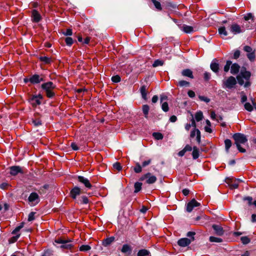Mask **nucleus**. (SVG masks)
<instances>
[{"instance_id": "338daca9", "label": "nucleus", "mask_w": 256, "mask_h": 256, "mask_svg": "<svg viewBox=\"0 0 256 256\" xmlns=\"http://www.w3.org/2000/svg\"><path fill=\"white\" fill-rule=\"evenodd\" d=\"M52 255V252L49 250H45L42 256H51Z\"/></svg>"}, {"instance_id": "f257e3e1", "label": "nucleus", "mask_w": 256, "mask_h": 256, "mask_svg": "<svg viewBox=\"0 0 256 256\" xmlns=\"http://www.w3.org/2000/svg\"><path fill=\"white\" fill-rule=\"evenodd\" d=\"M41 88L44 90L48 98H52L56 96V93L54 90L56 88V86L52 82L43 83L41 85Z\"/></svg>"}, {"instance_id": "1a4fd4ad", "label": "nucleus", "mask_w": 256, "mask_h": 256, "mask_svg": "<svg viewBox=\"0 0 256 256\" xmlns=\"http://www.w3.org/2000/svg\"><path fill=\"white\" fill-rule=\"evenodd\" d=\"M31 18L32 22L36 23L40 22L42 18L40 14L36 10H33L32 11Z\"/></svg>"}, {"instance_id": "680f3d73", "label": "nucleus", "mask_w": 256, "mask_h": 256, "mask_svg": "<svg viewBox=\"0 0 256 256\" xmlns=\"http://www.w3.org/2000/svg\"><path fill=\"white\" fill-rule=\"evenodd\" d=\"M241 100L240 102L242 103H244L246 102L247 100V96H246L244 93V92H241Z\"/></svg>"}, {"instance_id": "49530a36", "label": "nucleus", "mask_w": 256, "mask_h": 256, "mask_svg": "<svg viewBox=\"0 0 256 256\" xmlns=\"http://www.w3.org/2000/svg\"><path fill=\"white\" fill-rule=\"evenodd\" d=\"M20 236V234H18L16 236H14L10 238L8 240V242L10 244L14 243L17 241L19 237Z\"/></svg>"}, {"instance_id": "dca6fc26", "label": "nucleus", "mask_w": 256, "mask_h": 256, "mask_svg": "<svg viewBox=\"0 0 256 256\" xmlns=\"http://www.w3.org/2000/svg\"><path fill=\"white\" fill-rule=\"evenodd\" d=\"M181 74L184 77H187L190 79H193L194 78L192 71L189 68L183 70L181 72Z\"/></svg>"}, {"instance_id": "4c0bfd02", "label": "nucleus", "mask_w": 256, "mask_h": 256, "mask_svg": "<svg viewBox=\"0 0 256 256\" xmlns=\"http://www.w3.org/2000/svg\"><path fill=\"white\" fill-rule=\"evenodd\" d=\"M151 1L152 2L154 6L158 10H162L161 4L159 2L157 1L156 0H151Z\"/></svg>"}, {"instance_id": "f704fd0d", "label": "nucleus", "mask_w": 256, "mask_h": 256, "mask_svg": "<svg viewBox=\"0 0 256 256\" xmlns=\"http://www.w3.org/2000/svg\"><path fill=\"white\" fill-rule=\"evenodd\" d=\"M218 32L220 35H224V36H227L228 35V32L226 30V28L224 26L219 28Z\"/></svg>"}, {"instance_id": "37998d69", "label": "nucleus", "mask_w": 256, "mask_h": 256, "mask_svg": "<svg viewBox=\"0 0 256 256\" xmlns=\"http://www.w3.org/2000/svg\"><path fill=\"white\" fill-rule=\"evenodd\" d=\"M164 62L163 60H156L152 64V66L155 68L158 66H162L164 64Z\"/></svg>"}, {"instance_id": "423d86ee", "label": "nucleus", "mask_w": 256, "mask_h": 256, "mask_svg": "<svg viewBox=\"0 0 256 256\" xmlns=\"http://www.w3.org/2000/svg\"><path fill=\"white\" fill-rule=\"evenodd\" d=\"M229 30L234 34H236L242 32L241 26L236 23H233L229 26Z\"/></svg>"}, {"instance_id": "b1692460", "label": "nucleus", "mask_w": 256, "mask_h": 256, "mask_svg": "<svg viewBox=\"0 0 256 256\" xmlns=\"http://www.w3.org/2000/svg\"><path fill=\"white\" fill-rule=\"evenodd\" d=\"M147 88L146 86H142L140 88V92L141 93L142 98L146 100V95H147Z\"/></svg>"}, {"instance_id": "cd10ccee", "label": "nucleus", "mask_w": 256, "mask_h": 256, "mask_svg": "<svg viewBox=\"0 0 256 256\" xmlns=\"http://www.w3.org/2000/svg\"><path fill=\"white\" fill-rule=\"evenodd\" d=\"M149 106L147 104H144L142 106V112L146 118H148V114L149 112Z\"/></svg>"}, {"instance_id": "7c9ffc66", "label": "nucleus", "mask_w": 256, "mask_h": 256, "mask_svg": "<svg viewBox=\"0 0 256 256\" xmlns=\"http://www.w3.org/2000/svg\"><path fill=\"white\" fill-rule=\"evenodd\" d=\"M182 30L186 33H190L193 31V28L191 26L184 25Z\"/></svg>"}, {"instance_id": "e2e57ef3", "label": "nucleus", "mask_w": 256, "mask_h": 256, "mask_svg": "<svg viewBox=\"0 0 256 256\" xmlns=\"http://www.w3.org/2000/svg\"><path fill=\"white\" fill-rule=\"evenodd\" d=\"M198 98H200V100L205 102H210V99L209 98L204 96H199Z\"/></svg>"}, {"instance_id": "09e8293b", "label": "nucleus", "mask_w": 256, "mask_h": 256, "mask_svg": "<svg viewBox=\"0 0 256 256\" xmlns=\"http://www.w3.org/2000/svg\"><path fill=\"white\" fill-rule=\"evenodd\" d=\"M65 42L68 46H70L72 44L74 40L70 37H66L65 38Z\"/></svg>"}, {"instance_id": "6e6552de", "label": "nucleus", "mask_w": 256, "mask_h": 256, "mask_svg": "<svg viewBox=\"0 0 256 256\" xmlns=\"http://www.w3.org/2000/svg\"><path fill=\"white\" fill-rule=\"evenodd\" d=\"M226 182L228 184L231 189L237 188L239 185L238 180H233L232 178H228L226 179Z\"/></svg>"}, {"instance_id": "a211bd4d", "label": "nucleus", "mask_w": 256, "mask_h": 256, "mask_svg": "<svg viewBox=\"0 0 256 256\" xmlns=\"http://www.w3.org/2000/svg\"><path fill=\"white\" fill-rule=\"evenodd\" d=\"M240 66L237 63L232 64L230 67V73L234 75L238 74L240 72Z\"/></svg>"}, {"instance_id": "2eb2a0df", "label": "nucleus", "mask_w": 256, "mask_h": 256, "mask_svg": "<svg viewBox=\"0 0 256 256\" xmlns=\"http://www.w3.org/2000/svg\"><path fill=\"white\" fill-rule=\"evenodd\" d=\"M81 193V190L78 186H75L70 192V195L72 198L76 199L77 196H78Z\"/></svg>"}, {"instance_id": "4be33fe9", "label": "nucleus", "mask_w": 256, "mask_h": 256, "mask_svg": "<svg viewBox=\"0 0 256 256\" xmlns=\"http://www.w3.org/2000/svg\"><path fill=\"white\" fill-rule=\"evenodd\" d=\"M39 60L40 62H43L44 64H50L52 60L51 58H48L45 56H41L39 58Z\"/></svg>"}, {"instance_id": "f03ea898", "label": "nucleus", "mask_w": 256, "mask_h": 256, "mask_svg": "<svg viewBox=\"0 0 256 256\" xmlns=\"http://www.w3.org/2000/svg\"><path fill=\"white\" fill-rule=\"evenodd\" d=\"M232 138L234 140V143L236 145L240 144H244L248 141L246 136L241 133L234 134L232 136Z\"/></svg>"}, {"instance_id": "72a5a7b5", "label": "nucleus", "mask_w": 256, "mask_h": 256, "mask_svg": "<svg viewBox=\"0 0 256 256\" xmlns=\"http://www.w3.org/2000/svg\"><path fill=\"white\" fill-rule=\"evenodd\" d=\"M152 136L156 140H162L164 138L163 134L162 133L158 132H154L152 134Z\"/></svg>"}, {"instance_id": "c85d7f7f", "label": "nucleus", "mask_w": 256, "mask_h": 256, "mask_svg": "<svg viewBox=\"0 0 256 256\" xmlns=\"http://www.w3.org/2000/svg\"><path fill=\"white\" fill-rule=\"evenodd\" d=\"M134 170L136 174L141 172H142V166L138 162H136V166L134 168Z\"/></svg>"}, {"instance_id": "bb28decb", "label": "nucleus", "mask_w": 256, "mask_h": 256, "mask_svg": "<svg viewBox=\"0 0 256 256\" xmlns=\"http://www.w3.org/2000/svg\"><path fill=\"white\" fill-rule=\"evenodd\" d=\"M132 250L130 246L127 244H125L123 245L121 250V252L123 253H126L128 252H130Z\"/></svg>"}, {"instance_id": "aec40b11", "label": "nucleus", "mask_w": 256, "mask_h": 256, "mask_svg": "<svg viewBox=\"0 0 256 256\" xmlns=\"http://www.w3.org/2000/svg\"><path fill=\"white\" fill-rule=\"evenodd\" d=\"M32 122L35 126H36L42 125V120L38 114H34V118L32 120Z\"/></svg>"}, {"instance_id": "4468645a", "label": "nucleus", "mask_w": 256, "mask_h": 256, "mask_svg": "<svg viewBox=\"0 0 256 256\" xmlns=\"http://www.w3.org/2000/svg\"><path fill=\"white\" fill-rule=\"evenodd\" d=\"M192 242V240L188 238H182L178 242V246L182 247H185L188 246Z\"/></svg>"}, {"instance_id": "774afa93", "label": "nucleus", "mask_w": 256, "mask_h": 256, "mask_svg": "<svg viewBox=\"0 0 256 256\" xmlns=\"http://www.w3.org/2000/svg\"><path fill=\"white\" fill-rule=\"evenodd\" d=\"M240 51L239 50H236L234 54V58L238 59L240 56Z\"/></svg>"}, {"instance_id": "13d9d810", "label": "nucleus", "mask_w": 256, "mask_h": 256, "mask_svg": "<svg viewBox=\"0 0 256 256\" xmlns=\"http://www.w3.org/2000/svg\"><path fill=\"white\" fill-rule=\"evenodd\" d=\"M152 162V160L151 159H148L147 160H146L142 162V167H146V166L149 165Z\"/></svg>"}, {"instance_id": "7ed1b4c3", "label": "nucleus", "mask_w": 256, "mask_h": 256, "mask_svg": "<svg viewBox=\"0 0 256 256\" xmlns=\"http://www.w3.org/2000/svg\"><path fill=\"white\" fill-rule=\"evenodd\" d=\"M144 180H146V183L148 184H152L154 183L156 180L157 178L156 176H153L150 172H148L144 175H142L140 178V181H143Z\"/></svg>"}, {"instance_id": "8fccbe9b", "label": "nucleus", "mask_w": 256, "mask_h": 256, "mask_svg": "<svg viewBox=\"0 0 256 256\" xmlns=\"http://www.w3.org/2000/svg\"><path fill=\"white\" fill-rule=\"evenodd\" d=\"M244 19L246 21H248L251 19L252 21V22H254V16H253L252 14H251V13H248L246 16H244Z\"/></svg>"}, {"instance_id": "c03bdc74", "label": "nucleus", "mask_w": 256, "mask_h": 256, "mask_svg": "<svg viewBox=\"0 0 256 256\" xmlns=\"http://www.w3.org/2000/svg\"><path fill=\"white\" fill-rule=\"evenodd\" d=\"M232 62L230 60H227L226 65L224 66V70L226 72H228L230 66L232 65Z\"/></svg>"}, {"instance_id": "69168bd1", "label": "nucleus", "mask_w": 256, "mask_h": 256, "mask_svg": "<svg viewBox=\"0 0 256 256\" xmlns=\"http://www.w3.org/2000/svg\"><path fill=\"white\" fill-rule=\"evenodd\" d=\"M183 149L184 150V152H186L191 151L193 149V148H192L189 144H186Z\"/></svg>"}, {"instance_id": "f8f14e48", "label": "nucleus", "mask_w": 256, "mask_h": 256, "mask_svg": "<svg viewBox=\"0 0 256 256\" xmlns=\"http://www.w3.org/2000/svg\"><path fill=\"white\" fill-rule=\"evenodd\" d=\"M77 179L80 182L84 184L86 188H92V186L88 178H86L82 176H78Z\"/></svg>"}, {"instance_id": "a878e982", "label": "nucleus", "mask_w": 256, "mask_h": 256, "mask_svg": "<svg viewBox=\"0 0 256 256\" xmlns=\"http://www.w3.org/2000/svg\"><path fill=\"white\" fill-rule=\"evenodd\" d=\"M251 75V72L249 71L240 73V76H241L246 80H250Z\"/></svg>"}, {"instance_id": "20e7f679", "label": "nucleus", "mask_w": 256, "mask_h": 256, "mask_svg": "<svg viewBox=\"0 0 256 256\" xmlns=\"http://www.w3.org/2000/svg\"><path fill=\"white\" fill-rule=\"evenodd\" d=\"M236 84V79L232 76H229L226 80L223 82L224 86L229 89L233 88Z\"/></svg>"}, {"instance_id": "f3484780", "label": "nucleus", "mask_w": 256, "mask_h": 256, "mask_svg": "<svg viewBox=\"0 0 256 256\" xmlns=\"http://www.w3.org/2000/svg\"><path fill=\"white\" fill-rule=\"evenodd\" d=\"M217 62L218 60L214 58L210 65V69L215 73H218L220 69V66Z\"/></svg>"}, {"instance_id": "de8ad7c7", "label": "nucleus", "mask_w": 256, "mask_h": 256, "mask_svg": "<svg viewBox=\"0 0 256 256\" xmlns=\"http://www.w3.org/2000/svg\"><path fill=\"white\" fill-rule=\"evenodd\" d=\"M240 240L244 244H246L250 242V239L248 236H242Z\"/></svg>"}, {"instance_id": "39448f33", "label": "nucleus", "mask_w": 256, "mask_h": 256, "mask_svg": "<svg viewBox=\"0 0 256 256\" xmlns=\"http://www.w3.org/2000/svg\"><path fill=\"white\" fill-rule=\"evenodd\" d=\"M44 81V76L42 74H34L29 78V82L33 84H38Z\"/></svg>"}, {"instance_id": "412c9836", "label": "nucleus", "mask_w": 256, "mask_h": 256, "mask_svg": "<svg viewBox=\"0 0 256 256\" xmlns=\"http://www.w3.org/2000/svg\"><path fill=\"white\" fill-rule=\"evenodd\" d=\"M114 236L102 240V245L105 247L108 246L114 242Z\"/></svg>"}, {"instance_id": "0e129e2a", "label": "nucleus", "mask_w": 256, "mask_h": 256, "mask_svg": "<svg viewBox=\"0 0 256 256\" xmlns=\"http://www.w3.org/2000/svg\"><path fill=\"white\" fill-rule=\"evenodd\" d=\"M196 141L198 144L200 142V132L198 130H196Z\"/></svg>"}, {"instance_id": "c756f323", "label": "nucleus", "mask_w": 256, "mask_h": 256, "mask_svg": "<svg viewBox=\"0 0 256 256\" xmlns=\"http://www.w3.org/2000/svg\"><path fill=\"white\" fill-rule=\"evenodd\" d=\"M142 183L140 182H136L134 184V191L135 193L139 192L142 189Z\"/></svg>"}, {"instance_id": "ea45409f", "label": "nucleus", "mask_w": 256, "mask_h": 256, "mask_svg": "<svg viewBox=\"0 0 256 256\" xmlns=\"http://www.w3.org/2000/svg\"><path fill=\"white\" fill-rule=\"evenodd\" d=\"M55 242L57 244H64L65 243L71 242L70 240H64L62 238H58L55 240Z\"/></svg>"}, {"instance_id": "9d476101", "label": "nucleus", "mask_w": 256, "mask_h": 256, "mask_svg": "<svg viewBox=\"0 0 256 256\" xmlns=\"http://www.w3.org/2000/svg\"><path fill=\"white\" fill-rule=\"evenodd\" d=\"M10 174L12 176H16L18 173L24 174L22 169L20 166H12L10 168Z\"/></svg>"}, {"instance_id": "e433bc0d", "label": "nucleus", "mask_w": 256, "mask_h": 256, "mask_svg": "<svg viewBox=\"0 0 256 256\" xmlns=\"http://www.w3.org/2000/svg\"><path fill=\"white\" fill-rule=\"evenodd\" d=\"M225 148L227 152H228L229 149L232 146V141L229 139H226L224 140Z\"/></svg>"}, {"instance_id": "0eeeda50", "label": "nucleus", "mask_w": 256, "mask_h": 256, "mask_svg": "<svg viewBox=\"0 0 256 256\" xmlns=\"http://www.w3.org/2000/svg\"><path fill=\"white\" fill-rule=\"evenodd\" d=\"M200 205V202H198L194 198H193L187 204L186 210L188 212H191L194 207L199 206Z\"/></svg>"}, {"instance_id": "a19ab883", "label": "nucleus", "mask_w": 256, "mask_h": 256, "mask_svg": "<svg viewBox=\"0 0 256 256\" xmlns=\"http://www.w3.org/2000/svg\"><path fill=\"white\" fill-rule=\"evenodd\" d=\"M203 118L202 112L201 111L197 112L195 114V118L197 122L201 120Z\"/></svg>"}, {"instance_id": "9b49d317", "label": "nucleus", "mask_w": 256, "mask_h": 256, "mask_svg": "<svg viewBox=\"0 0 256 256\" xmlns=\"http://www.w3.org/2000/svg\"><path fill=\"white\" fill-rule=\"evenodd\" d=\"M28 200L34 204H38L40 201L38 194L35 192H32L28 198Z\"/></svg>"}, {"instance_id": "5fc2aeb1", "label": "nucleus", "mask_w": 256, "mask_h": 256, "mask_svg": "<svg viewBox=\"0 0 256 256\" xmlns=\"http://www.w3.org/2000/svg\"><path fill=\"white\" fill-rule=\"evenodd\" d=\"M236 79L238 81V83L240 85L242 86L244 84V80H243V78L240 76L238 75L236 76Z\"/></svg>"}, {"instance_id": "6ab92c4d", "label": "nucleus", "mask_w": 256, "mask_h": 256, "mask_svg": "<svg viewBox=\"0 0 256 256\" xmlns=\"http://www.w3.org/2000/svg\"><path fill=\"white\" fill-rule=\"evenodd\" d=\"M30 100L32 102V104L33 107H36L38 105H40L41 104V101L39 100L38 98H37L36 96H32L30 98Z\"/></svg>"}, {"instance_id": "bf43d9fd", "label": "nucleus", "mask_w": 256, "mask_h": 256, "mask_svg": "<svg viewBox=\"0 0 256 256\" xmlns=\"http://www.w3.org/2000/svg\"><path fill=\"white\" fill-rule=\"evenodd\" d=\"M36 212H31L28 214V221L30 222L34 220V214Z\"/></svg>"}, {"instance_id": "393cba45", "label": "nucleus", "mask_w": 256, "mask_h": 256, "mask_svg": "<svg viewBox=\"0 0 256 256\" xmlns=\"http://www.w3.org/2000/svg\"><path fill=\"white\" fill-rule=\"evenodd\" d=\"M150 252L146 249L140 250L137 256H150Z\"/></svg>"}, {"instance_id": "052dcab7", "label": "nucleus", "mask_w": 256, "mask_h": 256, "mask_svg": "<svg viewBox=\"0 0 256 256\" xmlns=\"http://www.w3.org/2000/svg\"><path fill=\"white\" fill-rule=\"evenodd\" d=\"M244 50L247 52L248 54L253 52L252 48L248 46H246L244 47Z\"/></svg>"}, {"instance_id": "c9c22d12", "label": "nucleus", "mask_w": 256, "mask_h": 256, "mask_svg": "<svg viewBox=\"0 0 256 256\" xmlns=\"http://www.w3.org/2000/svg\"><path fill=\"white\" fill-rule=\"evenodd\" d=\"M246 56H247V58H248V59L250 62H252L254 61L255 58H256L254 51H253L247 54Z\"/></svg>"}, {"instance_id": "a18cd8bd", "label": "nucleus", "mask_w": 256, "mask_h": 256, "mask_svg": "<svg viewBox=\"0 0 256 256\" xmlns=\"http://www.w3.org/2000/svg\"><path fill=\"white\" fill-rule=\"evenodd\" d=\"M91 249L89 245H82L80 247V250L81 252H87Z\"/></svg>"}, {"instance_id": "4d7b16f0", "label": "nucleus", "mask_w": 256, "mask_h": 256, "mask_svg": "<svg viewBox=\"0 0 256 256\" xmlns=\"http://www.w3.org/2000/svg\"><path fill=\"white\" fill-rule=\"evenodd\" d=\"M204 78L205 81H208L210 78V74L208 72H205L204 74Z\"/></svg>"}, {"instance_id": "473e14b6", "label": "nucleus", "mask_w": 256, "mask_h": 256, "mask_svg": "<svg viewBox=\"0 0 256 256\" xmlns=\"http://www.w3.org/2000/svg\"><path fill=\"white\" fill-rule=\"evenodd\" d=\"M60 248H65L72 250L74 248V246L70 242L65 243L64 244H62L60 246Z\"/></svg>"}, {"instance_id": "864d4df0", "label": "nucleus", "mask_w": 256, "mask_h": 256, "mask_svg": "<svg viewBox=\"0 0 256 256\" xmlns=\"http://www.w3.org/2000/svg\"><path fill=\"white\" fill-rule=\"evenodd\" d=\"M113 167L114 169L120 171L122 169V167L120 162H116L113 164Z\"/></svg>"}, {"instance_id": "ddd939ff", "label": "nucleus", "mask_w": 256, "mask_h": 256, "mask_svg": "<svg viewBox=\"0 0 256 256\" xmlns=\"http://www.w3.org/2000/svg\"><path fill=\"white\" fill-rule=\"evenodd\" d=\"M212 228L214 230L215 234L218 236H222L224 234V230L222 227L220 225L213 224L212 226Z\"/></svg>"}, {"instance_id": "2f4dec72", "label": "nucleus", "mask_w": 256, "mask_h": 256, "mask_svg": "<svg viewBox=\"0 0 256 256\" xmlns=\"http://www.w3.org/2000/svg\"><path fill=\"white\" fill-rule=\"evenodd\" d=\"M178 86L180 87L189 86H190V82L184 80H181L178 82Z\"/></svg>"}, {"instance_id": "58836bf2", "label": "nucleus", "mask_w": 256, "mask_h": 256, "mask_svg": "<svg viewBox=\"0 0 256 256\" xmlns=\"http://www.w3.org/2000/svg\"><path fill=\"white\" fill-rule=\"evenodd\" d=\"M244 108L248 112H252L254 110L253 106L250 102H246L244 104Z\"/></svg>"}, {"instance_id": "3c124183", "label": "nucleus", "mask_w": 256, "mask_h": 256, "mask_svg": "<svg viewBox=\"0 0 256 256\" xmlns=\"http://www.w3.org/2000/svg\"><path fill=\"white\" fill-rule=\"evenodd\" d=\"M162 108L165 112H167L168 111L169 108L167 102H164L162 104Z\"/></svg>"}, {"instance_id": "5701e85b", "label": "nucleus", "mask_w": 256, "mask_h": 256, "mask_svg": "<svg viewBox=\"0 0 256 256\" xmlns=\"http://www.w3.org/2000/svg\"><path fill=\"white\" fill-rule=\"evenodd\" d=\"M193 151L192 152V158L194 160L197 159L200 156V151L198 148L194 146L193 147Z\"/></svg>"}, {"instance_id": "6e6d98bb", "label": "nucleus", "mask_w": 256, "mask_h": 256, "mask_svg": "<svg viewBox=\"0 0 256 256\" xmlns=\"http://www.w3.org/2000/svg\"><path fill=\"white\" fill-rule=\"evenodd\" d=\"M196 234V232H189L187 233L186 236L188 237L191 238L190 239L192 241H194V236Z\"/></svg>"}, {"instance_id": "79ce46f5", "label": "nucleus", "mask_w": 256, "mask_h": 256, "mask_svg": "<svg viewBox=\"0 0 256 256\" xmlns=\"http://www.w3.org/2000/svg\"><path fill=\"white\" fill-rule=\"evenodd\" d=\"M209 240L210 242H222V240L221 238L212 236L210 237Z\"/></svg>"}, {"instance_id": "603ef678", "label": "nucleus", "mask_w": 256, "mask_h": 256, "mask_svg": "<svg viewBox=\"0 0 256 256\" xmlns=\"http://www.w3.org/2000/svg\"><path fill=\"white\" fill-rule=\"evenodd\" d=\"M120 80V77L118 75H116L112 78V80L114 82H118Z\"/></svg>"}]
</instances>
